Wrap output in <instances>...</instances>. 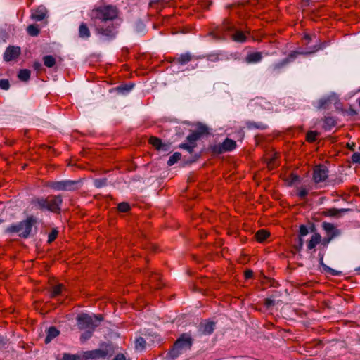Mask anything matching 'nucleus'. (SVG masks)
<instances>
[{"label": "nucleus", "mask_w": 360, "mask_h": 360, "mask_svg": "<svg viewBox=\"0 0 360 360\" xmlns=\"http://www.w3.org/2000/svg\"><path fill=\"white\" fill-rule=\"evenodd\" d=\"M118 12L112 6H101L91 11L90 17L96 33L107 39L117 34L116 25L112 20L117 17Z\"/></svg>", "instance_id": "f257e3e1"}, {"label": "nucleus", "mask_w": 360, "mask_h": 360, "mask_svg": "<svg viewBox=\"0 0 360 360\" xmlns=\"http://www.w3.org/2000/svg\"><path fill=\"white\" fill-rule=\"evenodd\" d=\"M63 203L62 196L49 195L47 198H36L32 200V205L38 210H48L53 213L59 214Z\"/></svg>", "instance_id": "f03ea898"}, {"label": "nucleus", "mask_w": 360, "mask_h": 360, "mask_svg": "<svg viewBox=\"0 0 360 360\" xmlns=\"http://www.w3.org/2000/svg\"><path fill=\"white\" fill-rule=\"evenodd\" d=\"M37 223L33 216L27 217L18 224H13L5 229L7 233H17L18 236L27 238L30 235L32 226Z\"/></svg>", "instance_id": "7ed1b4c3"}, {"label": "nucleus", "mask_w": 360, "mask_h": 360, "mask_svg": "<svg viewBox=\"0 0 360 360\" xmlns=\"http://www.w3.org/2000/svg\"><path fill=\"white\" fill-rule=\"evenodd\" d=\"M192 345L193 339L191 335L184 333L176 340L172 349L169 352L168 356L171 359H174L183 352L190 349Z\"/></svg>", "instance_id": "20e7f679"}, {"label": "nucleus", "mask_w": 360, "mask_h": 360, "mask_svg": "<svg viewBox=\"0 0 360 360\" xmlns=\"http://www.w3.org/2000/svg\"><path fill=\"white\" fill-rule=\"evenodd\" d=\"M115 354V347L112 344L103 343L98 349L86 351L82 356L85 360L99 359L110 357Z\"/></svg>", "instance_id": "39448f33"}, {"label": "nucleus", "mask_w": 360, "mask_h": 360, "mask_svg": "<svg viewBox=\"0 0 360 360\" xmlns=\"http://www.w3.org/2000/svg\"><path fill=\"white\" fill-rule=\"evenodd\" d=\"M103 321V316H90L86 314H82L77 316V326L80 330H94Z\"/></svg>", "instance_id": "423d86ee"}, {"label": "nucleus", "mask_w": 360, "mask_h": 360, "mask_svg": "<svg viewBox=\"0 0 360 360\" xmlns=\"http://www.w3.org/2000/svg\"><path fill=\"white\" fill-rule=\"evenodd\" d=\"M79 181L72 180H63L59 181H49L46 186L56 191H73L77 188Z\"/></svg>", "instance_id": "0eeeda50"}, {"label": "nucleus", "mask_w": 360, "mask_h": 360, "mask_svg": "<svg viewBox=\"0 0 360 360\" xmlns=\"http://www.w3.org/2000/svg\"><path fill=\"white\" fill-rule=\"evenodd\" d=\"M328 176V169L323 165H319L314 167L313 170V180L319 184L324 181Z\"/></svg>", "instance_id": "6e6552de"}, {"label": "nucleus", "mask_w": 360, "mask_h": 360, "mask_svg": "<svg viewBox=\"0 0 360 360\" xmlns=\"http://www.w3.org/2000/svg\"><path fill=\"white\" fill-rule=\"evenodd\" d=\"M20 48L18 46H8L4 53V59L8 62L15 60L18 58L20 54Z\"/></svg>", "instance_id": "1a4fd4ad"}, {"label": "nucleus", "mask_w": 360, "mask_h": 360, "mask_svg": "<svg viewBox=\"0 0 360 360\" xmlns=\"http://www.w3.org/2000/svg\"><path fill=\"white\" fill-rule=\"evenodd\" d=\"M47 14V10L44 6H39L34 11H32L31 18L36 21H41L44 20Z\"/></svg>", "instance_id": "9d476101"}, {"label": "nucleus", "mask_w": 360, "mask_h": 360, "mask_svg": "<svg viewBox=\"0 0 360 360\" xmlns=\"http://www.w3.org/2000/svg\"><path fill=\"white\" fill-rule=\"evenodd\" d=\"M149 143L157 150H165L167 151L169 148V145L166 143H162L160 139L155 137V136H151L149 139Z\"/></svg>", "instance_id": "9b49d317"}, {"label": "nucleus", "mask_w": 360, "mask_h": 360, "mask_svg": "<svg viewBox=\"0 0 360 360\" xmlns=\"http://www.w3.org/2000/svg\"><path fill=\"white\" fill-rule=\"evenodd\" d=\"M214 325L215 323L213 321H207L200 324V330L202 334L210 335L214 331Z\"/></svg>", "instance_id": "f8f14e48"}, {"label": "nucleus", "mask_w": 360, "mask_h": 360, "mask_svg": "<svg viewBox=\"0 0 360 360\" xmlns=\"http://www.w3.org/2000/svg\"><path fill=\"white\" fill-rule=\"evenodd\" d=\"M262 59V53L261 52H253L247 55L245 61L248 63H257Z\"/></svg>", "instance_id": "ddd939ff"}, {"label": "nucleus", "mask_w": 360, "mask_h": 360, "mask_svg": "<svg viewBox=\"0 0 360 360\" xmlns=\"http://www.w3.org/2000/svg\"><path fill=\"white\" fill-rule=\"evenodd\" d=\"M91 36L90 30L86 23L82 22L79 27V37L82 39H89Z\"/></svg>", "instance_id": "4468645a"}, {"label": "nucleus", "mask_w": 360, "mask_h": 360, "mask_svg": "<svg viewBox=\"0 0 360 360\" xmlns=\"http://www.w3.org/2000/svg\"><path fill=\"white\" fill-rule=\"evenodd\" d=\"M59 333V330L53 326L50 327L47 330V335L44 340L45 343L47 344L50 342L53 338L57 337Z\"/></svg>", "instance_id": "2eb2a0df"}, {"label": "nucleus", "mask_w": 360, "mask_h": 360, "mask_svg": "<svg viewBox=\"0 0 360 360\" xmlns=\"http://www.w3.org/2000/svg\"><path fill=\"white\" fill-rule=\"evenodd\" d=\"M191 60L192 56L190 53H186L184 54H181L179 57L174 58L173 61L180 65H185L190 62Z\"/></svg>", "instance_id": "dca6fc26"}, {"label": "nucleus", "mask_w": 360, "mask_h": 360, "mask_svg": "<svg viewBox=\"0 0 360 360\" xmlns=\"http://www.w3.org/2000/svg\"><path fill=\"white\" fill-rule=\"evenodd\" d=\"M323 228L328 233H331V238H333L340 234V231L337 230L335 226L331 223L324 222L323 224Z\"/></svg>", "instance_id": "f3484780"}, {"label": "nucleus", "mask_w": 360, "mask_h": 360, "mask_svg": "<svg viewBox=\"0 0 360 360\" xmlns=\"http://www.w3.org/2000/svg\"><path fill=\"white\" fill-rule=\"evenodd\" d=\"M232 39L236 42H245L247 40V34L240 30H236L231 37Z\"/></svg>", "instance_id": "a211bd4d"}, {"label": "nucleus", "mask_w": 360, "mask_h": 360, "mask_svg": "<svg viewBox=\"0 0 360 360\" xmlns=\"http://www.w3.org/2000/svg\"><path fill=\"white\" fill-rule=\"evenodd\" d=\"M222 144L225 152L231 151L236 147V141L229 138H226Z\"/></svg>", "instance_id": "6ab92c4d"}, {"label": "nucleus", "mask_w": 360, "mask_h": 360, "mask_svg": "<svg viewBox=\"0 0 360 360\" xmlns=\"http://www.w3.org/2000/svg\"><path fill=\"white\" fill-rule=\"evenodd\" d=\"M301 53L300 52H297V51H293V52H291L289 56H288V58L287 59H285L283 62L282 63H277V64H275L273 67V70L274 71H276L277 70H279L280 68H281L285 64H286L291 59H293L295 58L297 55L298 54H300Z\"/></svg>", "instance_id": "aec40b11"}, {"label": "nucleus", "mask_w": 360, "mask_h": 360, "mask_svg": "<svg viewBox=\"0 0 360 360\" xmlns=\"http://www.w3.org/2000/svg\"><path fill=\"white\" fill-rule=\"evenodd\" d=\"M347 209H336V208H330L323 212L324 215L328 217H337L339 215L340 212H347Z\"/></svg>", "instance_id": "412c9836"}, {"label": "nucleus", "mask_w": 360, "mask_h": 360, "mask_svg": "<svg viewBox=\"0 0 360 360\" xmlns=\"http://www.w3.org/2000/svg\"><path fill=\"white\" fill-rule=\"evenodd\" d=\"M270 233L269 231L264 229L259 230L255 234V238L258 242L264 241L269 236Z\"/></svg>", "instance_id": "4be33fe9"}, {"label": "nucleus", "mask_w": 360, "mask_h": 360, "mask_svg": "<svg viewBox=\"0 0 360 360\" xmlns=\"http://www.w3.org/2000/svg\"><path fill=\"white\" fill-rule=\"evenodd\" d=\"M321 242V236L319 233L314 234L310 240L307 244V247L309 250L315 248L316 245H318Z\"/></svg>", "instance_id": "5701e85b"}, {"label": "nucleus", "mask_w": 360, "mask_h": 360, "mask_svg": "<svg viewBox=\"0 0 360 360\" xmlns=\"http://www.w3.org/2000/svg\"><path fill=\"white\" fill-rule=\"evenodd\" d=\"M27 32L29 35L36 37L39 34L40 29L38 25L32 24L27 27Z\"/></svg>", "instance_id": "b1692460"}, {"label": "nucleus", "mask_w": 360, "mask_h": 360, "mask_svg": "<svg viewBox=\"0 0 360 360\" xmlns=\"http://www.w3.org/2000/svg\"><path fill=\"white\" fill-rule=\"evenodd\" d=\"M43 61L45 66L47 68H52L53 67L56 63V58L51 55L45 56L43 57Z\"/></svg>", "instance_id": "393cba45"}, {"label": "nucleus", "mask_w": 360, "mask_h": 360, "mask_svg": "<svg viewBox=\"0 0 360 360\" xmlns=\"http://www.w3.org/2000/svg\"><path fill=\"white\" fill-rule=\"evenodd\" d=\"M332 103L330 98H323L318 101L317 108L319 109L328 108L329 105Z\"/></svg>", "instance_id": "a878e982"}, {"label": "nucleus", "mask_w": 360, "mask_h": 360, "mask_svg": "<svg viewBox=\"0 0 360 360\" xmlns=\"http://www.w3.org/2000/svg\"><path fill=\"white\" fill-rule=\"evenodd\" d=\"M30 77V71L27 69H23L20 70L18 73V78L21 81L27 82L29 80Z\"/></svg>", "instance_id": "bb28decb"}, {"label": "nucleus", "mask_w": 360, "mask_h": 360, "mask_svg": "<svg viewBox=\"0 0 360 360\" xmlns=\"http://www.w3.org/2000/svg\"><path fill=\"white\" fill-rule=\"evenodd\" d=\"M146 340L143 338L139 337L135 341V348L137 350L142 351L146 347Z\"/></svg>", "instance_id": "cd10ccee"}, {"label": "nucleus", "mask_w": 360, "mask_h": 360, "mask_svg": "<svg viewBox=\"0 0 360 360\" xmlns=\"http://www.w3.org/2000/svg\"><path fill=\"white\" fill-rule=\"evenodd\" d=\"M320 263L322 265L324 271H326L327 273L333 276H339L342 274L341 271L333 269L330 267L328 266L327 265L324 264L323 263V259H321Z\"/></svg>", "instance_id": "c85d7f7f"}, {"label": "nucleus", "mask_w": 360, "mask_h": 360, "mask_svg": "<svg viewBox=\"0 0 360 360\" xmlns=\"http://www.w3.org/2000/svg\"><path fill=\"white\" fill-rule=\"evenodd\" d=\"M200 138V137L199 136V134H197L195 131H193L190 135L187 136L186 139L189 143L196 146V141Z\"/></svg>", "instance_id": "c756f323"}, {"label": "nucleus", "mask_w": 360, "mask_h": 360, "mask_svg": "<svg viewBox=\"0 0 360 360\" xmlns=\"http://www.w3.org/2000/svg\"><path fill=\"white\" fill-rule=\"evenodd\" d=\"M181 158V154L180 153H174L170 158L167 162V165L169 166L173 165L176 162H177Z\"/></svg>", "instance_id": "7c9ffc66"}, {"label": "nucleus", "mask_w": 360, "mask_h": 360, "mask_svg": "<svg viewBox=\"0 0 360 360\" xmlns=\"http://www.w3.org/2000/svg\"><path fill=\"white\" fill-rule=\"evenodd\" d=\"M247 127L249 129H264L266 128L265 124L262 122H247Z\"/></svg>", "instance_id": "2f4dec72"}, {"label": "nucleus", "mask_w": 360, "mask_h": 360, "mask_svg": "<svg viewBox=\"0 0 360 360\" xmlns=\"http://www.w3.org/2000/svg\"><path fill=\"white\" fill-rule=\"evenodd\" d=\"M63 288V285L61 284L57 285L52 288V290L51 291V297H54L60 295L62 292V290Z\"/></svg>", "instance_id": "473e14b6"}, {"label": "nucleus", "mask_w": 360, "mask_h": 360, "mask_svg": "<svg viewBox=\"0 0 360 360\" xmlns=\"http://www.w3.org/2000/svg\"><path fill=\"white\" fill-rule=\"evenodd\" d=\"M318 133L314 131H309L307 133L306 141L312 143L316 140Z\"/></svg>", "instance_id": "72a5a7b5"}, {"label": "nucleus", "mask_w": 360, "mask_h": 360, "mask_svg": "<svg viewBox=\"0 0 360 360\" xmlns=\"http://www.w3.org/2000/svg\"><path fill=\"white\" fill-rule=\"evenodd\" d=\"M325 128L330 129L331 127L335 126L336 122L333 117H326L324 120Z\"/></svg>", "instance_id": "f704fd0d"}, {"label": "nucleus", "mask_w": 360, "mask_h": 360, "mask_svg": "<svg viewBox=\"0 0 360 360\" xmlns=\"http://www.w3.org/2000/svg\"><path fill=\"white\" fill-rule=\"evenodd\" d=\"M160 278L159 274H154L152 275L150 279V285L152 288H159L160 286L155 284V282L158 281Z\"/></svg>", "instance_id": "c9c22d12"}, {"label": "nucleus", "mask_w": 360, "mask_h": 360, "mask_svg": "<svg viewBox=\"0 0 360 360\" xmlns=\"http://www.w3.org/2000/svg\"><path fill=\"white\" fill-rule=\"evenodd\" d=\"M58 235V231L56 229H53L49 233L48 236V243H51L54 241Z\"/></svg>", "instance_id": "e433bc0d"}, {"label": "nucleus", "mask_w": 360, "mask_h": 360, "mask_svg": "<svg viewBox=\"0 0 360 360\" xmlns=\"http://www.w3.org/2000/svg\"><path fill=\"white\" fill-rule=\"evenodd\" d=\"M117 209L121 212H127L130 210V205L127 202H122L118 204Z\"/></svg>", "instance_id": "4c0bfd02"}, {"label": "nucleus", "mask_w": 360, "mask_h": 360, "mask_svg": "<svg viewBox=\"0 0 360 360\" xmlns=\"http://www.w3.org/2000/svg\"><path fill=\"white\" fill-rule=\"evenodd\" d=\"M195 147V145H192L191 143H181L180 146H179V148H182V149H184V150H188L190 153H192L193 151V149Z\"/></svg>", "instance_id": "58836bf2"}, {"label": "nucleus", "mask_w": 360, "mask_h": 360, "mask_svg": "<svg viewBox=\"0 0 360 360\" xmlns=\"http://www.w3.org/2000/svg\"><path fill=\"white\" fill-rule=\"evenodd\" d=\"M107 184V179H96L94 181V184L96 188H101L106 185Z\"/></svg>", "instance_id": "ea45409f"}, {"label": "nucleus", "mask_w": 360, "mask_h": 360, "mask_svg": "<svg viewBox=\"0 0 360 360\" xmlns=\"http://www.w3.org/2000/svg\"><path fill=\"white\" fill-rule=\"evenodd\" d=\"M94 331V330H86L84 333L81 335V340L84 342L89 339L92 336Z\"/></svg>", "instance_id": "a19ab883"}, {"label": "nucleus", "mask_w": 360, "mask_h": 360, "mask_svg": "<svg viewBox=\"0 0 360 360\" xmlns=\"http://www.w3.org/2000/svg\"><path fill=\"white\" fill-rule=\"evenodd\" d=\"M222 146H223L222 143H219V144L214 146L212 148L213 153H214L216 154H221V153H224L225 151L224 150V147H222Z\"/></svg>", "instance_id": "79ce46f5"}, {"label": "nucleus", "mask_w": 360, "mask_h": 360, "mask_svg": "<svg viewBox=\"0 0 360 360\" xmlns=\"http://www.w3.org/2000/svg\"><path fill=\"white\" fill-rule=\"evenodd\" d=\"M10 88V83L8 79H0V89L3 90H8Z\"/></svg>", "instance_id": "37998d69"}, {"label": "nucleus", "mask_w": 360, "mask_h": 360, "mask_svg": "<svg viewBox=\"0 0 360 360\" xmlns=\"http://www.w3.org/2000/svg\"><path fill=\"white\" fill-rule=\"evenodd\" d=\"M63 360H80V356L75 354H64Z\"/></svg>", "instance_id": "c03bdc74"}, {"label": "nucleus", "mask_w": 360, "mask_h": 360, "mask_svg": "<svg viewBox=\"0 0 360 360\" xmlns=\"http://www.w3.org/2000/svg\"><path fill=\"white\" fill-rule=\"evenodd\" d=\"M197 134H199L200 137L204 134L207 133V128L206 126L200 125L198 127L197 131H195Z\"/></svg>", "instance_id": "a18cd8bd"}, {"label": "nucleus", "mask_w": 360, "mask_h": 360, "mask_svg": "<svg viewBox=\"0 0 360 360\" xmlns=\"http://www.w3.org/2000/svg\"><path fill=\"white\" fill-rule=\"evenodd\" d=\"M300 236L302 237V236H304L308 234V229L307 228L306 226L304 225H301L300 226Z\"/></svg>", "instance_id": "49530a36"}, {"label": "nucleus", "mask_w": 360, "mask_h": 360, "mask_svg": "<svg viewBox=\"0 0 360 360\" xmlns=\"http://www.w3.org/2000/svg\"><path fill=\"white\" fill-rule=\"evenodd\" d=\"M264 305L266 307L269 308L270 307L275 305V300L270 298H266L264 300Z\"/></svg>", "instance_id": "de8ad7c7"}, {"label": "nucleus", "mask_w": 360, "mask_h": 360, "mask_svg": "<svg viewBox=\"0 0 360 360\" xmlns=\"http://www.w3.org/2000/svg\"><path fill=\"white\" fill-rule=\"evenodd\" d=\"M352 160L353 162L360 164V153H354L352 155Z\"/></svg>", "instance_id": "09e8293b"}, {"label": "nucleus", "mask_w": 360, "mask_h": 360, "mask_svg": "<svg viewBox=\"0 0 360 360\" xmlns=\"http://www.w3.org/2000/svg\"><path fill=\"white\" fill-rule=\"evenodd\" d=\"M308 194V191L306 188H302L298 192V196L301 198H304Z\"/></svg>", "instance_id": "8fccbe9b"}, {"label": "nucleus", "mask_w": 360, "mask_h": 360, "mask_svg": "<svg viewBox=\"0 0 360 360\" xmlns=\"http://www.w3.org/2000/svg\"><path fill=\"white\" fill-rule=\"evenodd\" d=\"M133 87V85H122V86H120L119 87H117V89L119 91H124V90H126V91H129L132 89Z\"/></svg>", "instance_id": "3c124183"}, {"label": "nucleus", "mask_w": 360, "mask_h": 360, "mask_svg": "<svg viewBox=\"0 0 360 360\" xmlns=\"http://www.w3.org/2000/svg\"><path fill=\"white\" fill-rule=\"evenodd\" d=\"M33 68L37 71H40L42 68L41 64L39 62H34L33 64Z\"/></svg>", "instance_id": "603ef678"}, {"label": "nucleus", "mask_w": 360, "mask_h": 360, "mask_svg": "<svg viewBox=\"0 0 360 360\" xmlns=\"http://www.w3.org/2000/svg\"><path fill=\"white\" fill-rule=\"evenodd\" d=\"M252 275H253V272L252 270H246L245 271V276L246 278H252Z\"/></svg>", "instance_id": "864d4df0"}, {"label": "nucleus", "mask_w": 360, "mask_h": 360, "mask_svg": "<svg viewBox=\"0 0 360 360\" xmlns=\"http://www.w3.org/2000/svg\"><path fill=\"white\" fill-rule=\"evenodd\" d=\"M113 360H126V358L123 354H118Z\"/></svg>", "instance_id": "5fc2aeb1"}, {"label": "nucleus", "mask_w": 360, "mask_h": 360, "mask_svg": "<svg viewBox=\"0 0 360 360\" xmlns=\"http://www.w3.org/2000/svg\"><path fill=\"white\" fill-rule=\"evenodd\" d=\"M274 160H275V158H271L268 162V166L269 167H273L274 166Z\"/></svg>", "instance_id": "6e6d98bb"}, {"label": "nucleus", "mask_w": 360, "mask_h": 360, "mask_svg": "<svg viewBox=\"0 0 360 360\" xmlns=\"http://www.w3.org/2000/svg\"><path fill=\"white\" fill-rule=\"evenodd\" d=\"M160 0H150L149 6H152L154 4L158 3Z\"/></svg>", "instance_id": "4d7b16f0"}, {"label": "nucleus", "mask_w": 360, "mask_h": 360, "mask_svg": "<svg viewBox=\"0 0 360 360\" xmlns=\"http://www.w3.org/2000/svg\"><path fill=\"white\" fill-rule=\"evenodd\" d=\"M210 58L211 60H219L218 56H210Z\"/></svg>", "instance_id": "13d9d810"}, {"label": "nucleus", "mask_w": 360, "mask_h": 360, "mask_svg": "<svg viewBox=\"0 0 360 360\" xmlns=\"http://www.w3.org/2000/svg\"><path fill=\"white\" fill-rule=\"evenodd\" d=\"M304 39H307V40H310V39H311V37H310V36H309V35L306 34V35L304 36Z\"/></svg>", "instance_id": "bf43d9fd"}, {"label": "nucleus", "mask_w": 360, "mask_h": 360, "mask_svg": "<svg viewBox=\"0 0 360 360\" xmlns=\"http://www.w3.org/2000/svg\"><path fill=\"white\" fill-rule=\"evenodd\" d=\"M303 245V240L300 238V246L302 247Z\"/></svg>", "instance_id": "052dcab7"}, {"label": "nucleus", "mask_w": 360, "mask_h": 360, "mask_svg": "<svg viewBox=\"0 0 360 360\" xmlns=\"http://www.w3.org/2000/svg\"><path fill=\"white\" fill-rule=\"evenodd\" d=\"M3 221L4 220L0 219V224H1Z\"/></svg>", "instance_id": "680f3d73"}, {"label": "nucleus", "mask_w": 360, "mask_h": 360, "mask_svg": "<svg viewBox=\"0 0 360 360\" xmlns=\"http://www.w3.org/2000/svg\"><path fill=\"white\" fill-rule=\"evenodd\" d=\"M354 146V144L353 143L352 146H350L349 148H353Z\"/></svg>", "instance_id": "e2e57ef3"}]
</instances>
